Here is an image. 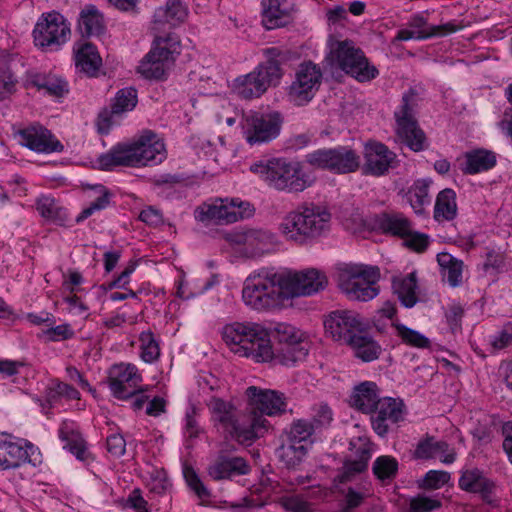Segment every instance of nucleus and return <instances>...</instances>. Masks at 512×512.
I'll use <instances>...</instances> for the list:
<instances>
[{"mask_svg": "<svg viewBox=\"0 0 512 512\" xmlns=\"http://www.w3.org/2000/svg\"><path fill=\"white\" fill-rule=\"evenodd\" d=\"M303 163L334 174H349L360 167V156L347 146L320 148L307 153Z\"/></svg>", "mask_w": 512, "mask_h": 512, "instance_id": "9d476101", "label": "nucleus"}, {"mask_svg": "<svg viewBox=\"0 0 512 512\" xmlns=\"http://www.w3.org/2000/svg\"><path fill=\"white\" fill-rule=\"evenodd\" d=\"M183 473L188 486L200 499L204 500L210 497L209 490L193 468L185 467Z\"/></svg>", "mask_w": 512, "mask_h": 512, "instance_id": "bf43d9fd", "label": "nucleus"}, {"mask_svg": "<svg viewBox=\"0 0 512 512\" xmlns=\"http://www.w3.org/2000/svg\"><path fill=\"white\" fill-rule=\"evenodd\" d=\"M138 102L137 90L133 87L120 89L113 100L110 111L102 112L98 117L100 130H108L113 123L112 118L116 115L132 111Z\"/></svg>", "mask_w": 512, "mask_h": 512, "instance_id": "cd10ccee", "label": "nucleus"}, {"mask_svg": "<svg viewBox=\"0 0 512 512\" xmlns=\"http://www.w3.org/2000/svg\"><path fill=\"white\" fill-rule=\"evenodd\" d=\"M327 334L333 340L348 344L358 333L365 329L359 314L350 310H336L324 320Z\"/></svg>", "mask_w": 512, "mask_h": 512, "instance_id": "a211bd4d", "label": "nucleus"}, {"mask_svg": "<svg viewBox=\"0 0 512 512\" xmlns=\"http://www.w3.org/2000/svg\"><path fill=\"white\" fill-rule=\"evenodd\" d=\"M180 53L181 41L174 33H168L165 36H156L152 48L150 49V57L156 55L169 65L175 62Z\"/></svg>", "mask_w": 512, "mask_h": 512, "instance_id": "c9c22d12", "label": "nucleus"}, {"mask_svg": "<svg viewBox=\"0 0 512 512\" xmlns=\"http://www.w3.org/2000/svg\"><path fill=\"white\" fill-rule=\"evenodd\" d=\"M308 351L309 344L307 341L282 345L276 350L273 349V357L267 363L291 367L303 361L308 355Z\"/></svg>", "mask_w": 512, "mask_h": 512, "instance_id": "4c0bfd02", "label": "nucleus"}, {"mask_svg": "<svg viewBox=\"0 0 512 512\" xmlns=\"http://www.w3.org/2000/svg\"><path fill=\"white\" fill-rule=\"evenodd\" d=\"M206 405L211 415V421L218 431H221L228 437L240 412L235 405L222 398L212 396Z\"/></svg>", "mask_w": 512, "mask_h": 512, "instance_id": "393cba45", "label": "nucleus"}, {"mask_svg": "<svg viewBox=\"0 0 512 512\" xmlns=\"http://www.w3.org/2000/svg\"><path fill=\"white\" fill-rule=\"evenodd\" d=\"M93 188L98 194V197L77 216L76 221L78 223L90 217L95 212L105 209L110 204L111 193L105 186L99 184L95 185Z\"/></svg>", "mask_w": 512, "mask_h": 512, "instance_id": "603ef678", "label": "nucleus"}, {"mask_svg": "<svg viewBox=\"0 0 512 512\" xmlns=\"http://www.w3.org/2000/svg\"><path fill=\"white\" fill-rule=\"evenodd\" d=\"M512 343V323H506L502 329L491 339V345L495 349H504Z\"/></svg>", "mask_w": 512, "mask_h": 512, "instance_id": "0e129e2a", "label": "nucleus"}, {"mask_svg": "<svg viewBox=\"0 0 512 512\" xmlns=\"http://www.w3.org/2000/svg\"><path fill=\"white\" fill-rule=\"evenodd\" d=\"M496 165V156L485 149H475L465 153V165L462 171L465 174H477L487 171Z\"/></svg>", "mask_w": 512, "mask_h": 512, "instance_id": "79ce46f5", "label": "nucleus"}, {"mask_svg": "<svg viewBox=\"0 0 512 512\" xmlns=\"http://www.w3.org/2000/svg\"><path fill=\"white\" fill-rule=\"evenodd\" d=\"M404 403L401 399L383 397L372 410L371 424L376 434L384 437L389 432L391 424H396L404 418Z\"/></svg>", "mask_w": 512, "mask_h": 512, "instance_id": "412c9836", "label": "nucleus"}, {"mask_svg": "<svg viewBox=\"0 0 512 512\" xmlns=\"http://www.w3.org/2000/svg\"><path fill=\"white\" fill-rule=\"evenodd\" d=\"M58 435L60 440L65 442L64 448L68 449L78 460L85 463L93 461L87 443L75 422L64 420L59 427Z\"/></svg>", "mask_w": 512, "mask_h": 512, "instance_id": "a878e982", "label": "nucleus"}, {"mask_svg": "<svg viewBox=\"0 0 512 512\" xmlns=\"http://www.w3.org/2000/svg\"><path fill=\"white\" fill-rule=\"evenodd\" d=\"M431 182L429 179H418L414 181L406 193L407 200L416 214H423L425 206L431 202L429 195Z\"/></svg>", "mask_w": 512, "mask_h": 512, "instance_id": "c03bdc74", "label": "nucleus"}, {"mask_svg": "<svg viewBox=\"0 0 512 512\" xmlns=\"http://www.w3.org/2000/svg\"><path fill=\"white\" fill-rule=\"evenodd\" d=\"M269 429L268 420L252 407L240 412L228 437L240 444L251 445Z\"/></svg>", "mask_w": 512, "mask_h": 512, "instance_id": "6ab92c4d", "label": "nucleus"}, {"mask_svg": "<svg viewBox=\"0 0 512 512\" xmlns=\"http://www.w3.org/2000/svg\"><path fill=\"white\" fill-rule=\"evenodd\" d=\"M169 67L170 65L160 57L156 55L150 57L149 51L140 62L138 72L147 79H162Z\"/></svg>", "mask_w": 512, "mask_h": 512, "instance_id": "09e8293b", "label": "nucleus"}, {"mask_svg": "<svg viewBox=\"0 0 512 512\" xmlns=\"http://www.w3.org/2000/svg\"><path fill=\"white\" fill-rule=\"evenodd\" d=\"M275 332L277 334L280 346L296 344L298 342H306V340L303 338V333L288 324H278L275 328Z\"/></svg>", "mask_w": 512, "mask_h": 512, "instance_id": "13d9d810", "label": "nucleus"}, {"mask_svg": "<svg viewBox=\"0 0 512 512\" xmlns=\"http://www.w3.org/2000/svg\"><path fill=\"white\" fill-rule=\"evenodd\" d=\"M36 209L39 214L50 221H63L65 212L58 202L50 196H41L36 201Z\"/></svg>", "mask_w": 512, "mask_h": 512, "instance_id": "3c124183", "label": "nucleus"}, {"mask_svg": "<svg viewBox=\"0 0 512 512\" xmlns=\"http://www.w3.org/2000/svg\"><path fill=\"white\" fill-rule=\"evenodd\" d=\"M246 395L251 407L263 416L279 415L286 411V398L281 392L250 386L246 389Z\"/></svg>", "mask_w": 512, "mask_h": 512, "instance_id": "b1692460", "label": "nucleus"}, {"mask_svg": "<svg viewBox=\"0 0 512 512\" xmlns=\"http://www.w3.org/2000/svg\"><path fill=\"white\" fill-rule=\"evenodd\" d=\"M235 241L245 247V252L251 256H261L271 248V235L262 230H247L236 235Z\"/></svg>", "mask_w": 512, "mask_h": 512, "instance_id": "f704fd0d", "label": "nucleus"}, {"mask_svg": "<svg viewBox=\"0 0 512 512\" xmlns=\"http://www.w3.org/2000/svg\"><path fill=\"white\" fill-rule=\"evenodd\" d=\"M372 471L377 479L384 482L395 478L398 471L397 460L388 455L376 458L373 463Z\"/></svg>", "mask_w": 512, "mask_h": 512, "instance_id": "864d4df0", "label": "nucleus"}, {"mask_svg": "<svg viewBox=\"0 0 512 512\" xmlns=\"http://www.w3.org/2000/svg\"><path fill=\"white\" fill-rule=\"evenodd\" d=\"M307 454V446L286 439L277 449L279 459L288 467H294L301 463Z\"/></svg>", "mask_w": 512, "mask_h": 512, "instance_id": "49530a36", "label": "nucleus"}, {"mask_svg": "<svg viewBox=\"0 0 512 512\" xmlns=\"http://www.w3.org/2000/svg\"><path fill=\"white\" fill-rule=\"evenodd\" d=\"M61 398L66 400H79L80 393L70 384L59 380H53L46 389V400L51 405H56Z\"/></svg>", "mask_w": 512, "mask_h": 512, "instance_id": "8fccbe9b", "label": "nucleus"}, {"mask_svg": "<svg viewBox=\"0 0 512 512\" xmlns=\"http://www.w3.org/2000/svg\"><path fill=\"white\" fill-rule=\"evenodd\" d=\"M457 212L456 192L450 188L440 191L435 200L434 220L438 223L452 221L456 218Z\"/></svg>", "mask_w": 512, "mask_h": 512, "instance_id": "58836bf2", "label": "nucleus"}, {"mask_svg": "<svg viewBox=\"0 0 512 512\" xmlns=\"http://www.w3.org/2000/svg\"><path fill=\"white\" fill-rule=\"evenodd\" d=\"M283 117L277 111L246 115L242 130L246 142L253 145L267 144L276 139L281 131Z\"/></svg>", "mask_w": 512, "mask_h": 512, "instance_id": "4468645a", "label": "nucleus"}, {"mask_svg": "<svg viewBox=\"0 0 512 512\" xmlns=\"http://www.w3.org/2000/svg\"><path fill=\"white\" fill-rule=\"evenodd\" d=\"M76 68L89 77H95L102 65V59L91 43H81L75 47Z\"/></svg>", "mask_w": 512, "mask_h": 512, "instance_id": "72a5a7b5", "label": "nucleus"}, {"mask_svg": "<svg viewBox=\"0 0 512 512\" xmlns=\"http://www.w3.org/2000/svg\"><path fill=\"white\" fill-rule=\"evenodd\" d=\"M402 238L404 239L406 247L418 253L424 252L429 245L428 236L424 233L414 231L413 226L411 227V231Z\"/></svg>", "mask_w": 512, "mask_h": 512, "instance_id": "680f3d73", "label": "nucleus"}, {"mask_svg": "<svg viewBox=\"0 0 512 512\" xmlns=\"http://www.w3.org/2000/svg\"><path fill=\"white\" fill-rule=\"evenodd\" d=\"M321 82L322 71L318 65L311 61L301 63L288 87L289 101L297 106L306 105L314 98Z\"/></svg>", "mask_w": 512, "mask_h": 512, "instance_id": "2eb2a0df", "label": "nucleus"}, {"mask_svg": "<svg viewBox=\"0 0 512 512\" xmlns=\"http://www.w3.org/2000/svg\"><path fill=\"white\" fill-rule=\"evenodd\" d=\"M331 214L319 205L305 204L285 215L280 231L289 241L298 244L312 242L330 229Z\"/></svg>", "mask_w": 512, "mask_h": 512, "instance_id": "39448f33", "label": "nucleus"}, {"mask_svg": "<svg viewBox=\"0 0 512 512\" xmlns=\"http://www.w3.org/2000/svg\"><path fill=\"white\" fill-rule=\"evenodd\" d=\"M437 262L440 266L443 278H445L450 286L457 287L462 283L463 261L455 258L449 253H439Z\"/></svg>", "mask_w": 512, "mask_h": 512, "instance_id": "a18cd8bd", "label": "nucleus"}, {"mask_svg": "<svg viewBox=\"0 0 512 512\" xmlns=\"http://www.w3.org/2000/svg\"><path fill=\"white\" fill-rule=\"evenodd\" d=\"M25 87L36 88L56 98L63 97L69 91L67 82L59 76L35 71H28L26 73Z\"/></svg>", "mask_w": 512, "mask_h": 512, "instance_id": "c756f323", "label": "nucleus"}, {"mask_svg": "<svg viewBox=\"0 0 512 512\" xmlns=\"http://www.w3.org/2000/svg\"><path fill=\"white\" fill-rule=\"evenodd\" d=\"M303 164L290 162L283 157H274L253 163L250 170L272 189L300 193L316 181L313 175L303 170Z\"/></svg>", "mask_w": 512, "mask_h": 512, "instance_id": "7ed1b4c3", "label": "nucleus"}, {"mask_svg": "<svg viewBox=\"0 0 512 512\" xmlns=\"http://www.w3.org/2000/svg\"><path fill=\"white\" fill-rule=\"evenodd\" d=\"M70 34V24L57 11L42 14L33 30L35 45L50 51L57 50L66 43Z\"/></svg>", "mask_w": 512, "mask_h": 512, "instance_id": "f8f14e48", "label": "nucleus"}, {"mask_svg": "<svg viewBox=\"0 0 512 512\" xmlns=\"http://www.w3.org/2000/svg\"><path fill=\"white\" fill-rule=\"evenodd\" d=\"M284 276L274 267H263L249 274L242 289L244 304L256 311L279 306L286 297Z\"/></svg>", "mask_w": 512, "mask_h": 512, "instance_id": "20e7f679", "label": "nucleus"}, {"mask_svg": "<svg viewBox=\"0 0 512 512\" xmlns=\"http://www.w3.org/2000/svg\"><path fill=\"white\" fill-rule=\"evenodd\" d=\"M417 277L415 272H411L405 277L395 278L393 280V289L398 295L401 303L407 307H413L417 302Z\"/></svg>", "mask_w": 512, "mask_h": 512, "instance_id": "37998d69", "label": "nucleus"}, {"mask_svg": "<svg viewBox=\"0 0 512 512\" xmlns=\"http://www.w3.org/2000/svg\"><path fill=\"white\" fill-rule=\"evenodd\" d=\"M438 499L418 495L410 500L409 512H432L441 507Z\"/></svg>", "mask_w": 512, "mask_h": 512, "instance_id": "052dcab7", "label": "nucleus"}, {"mask_svg": "<svg viewBox=\"0 0 512 512\" xmlns=\"http://www.w3.org/2000/svg\"><path fill=\"white\" fill-rule=\"evenodd\" d=\"M450 480V474L446 471L430 470L424 477V486L429 489H438Z\"/></svg>", "mask_w": 512, "mask_h": 512, "instance_id": "e2e57ef3", "label": "nucleus"}, {"mask_svg": "<svg viewBox=\"0 0 512 512\" xmlns=\"http://www.w3.org/2000/svg\"><path fill=\"white\" fill-rule=\"evenodd\" d=\"M140 358L148 364L156 362L160 355L161 349L159 341L151 330L142 331L139 335Z\"/></svg>", "mask_w": 512, "mask_h": 512, "instance_id": "de8ad7c7", "label": "nucleus"}, {"mask_svg": "<svg viewBox=\"0 0 512 512\" xmlns=\"http://www.w3.org/2000/svg\"><path fill=\"white\" fill-rule=\"evenodd\" d=\"M315 431L316 428L310 420L299 419L292 423L287 433V439L307 446V441Z\"/></svg>", "mask_w": 512, "mask_h": 512, "instance_id": "6e6d98bb", "label": "nucleus"}, {"mask_svg": "<svg viewBox=\"0 0 512 512\" xmlns=\"http://www.w3.org/2000/svg\"><path fill=\"white\" fill-rule=\"evenodd\" d=\"M221 336L229 350L239 357L250 358L256 363H267L273 357L269 332L259 323H228L222 327Z\"/></svg>", "mask_w": 512, "mask_h": 512, "instance_id": "f03ea898", "label": "nucleus"}, {"mask_svg": "<svg viewBox=\"0 0 512 512\" xmlns=\"http://www.w3.org/2000/svg\"><path fill=\"white\" fill-rule=\"evenodd\" d=\"M143 377L131 363L114 364L108 374V386L113 397L128 400L138 391Z\"/></svg>", "mask_w": 512, "mask_h": 512, "instance_id": "f3484780", "label": "nucleus"}, {"mask_svg": "<svg viewBox=\"0 0 512 512\" xmlns=\"http://www.w3.org/2000/svg\"><path fill=\"white\" fill-rule=\"evenodd\" d=\"M380 278L379 268L358 264H340L336 268V279L341 291L350 300L369 301L378 295L376 283Z\"/></svg>", "mask_w": 512, "mask_h": 512, "instance_id": "0eeeda50", "label": "nucleus"}, {"mask_svg": "<svg viewBox=\"0 0 512 512\" xmlns=\"http://www.w3.org/2000/svg\"><path fill=\"white\" fill-rule=\"evenodd\" d=\"M0 450L7 455L0 457V471L18 469L26 463L36 466L42 462L37 446L7 432H0Z\"/></svg>", "mask_w": 512, "mask_h": 512, "instance_id": "ddd939ff", "label": "nucleus"}, {"mask_svg": "<svg viewBox=\"0 0 512 512\" xmlns=\"http://www.w3.org/2000/svg\"><path fill=\"white\" fill-rule=\"evenodd\" d=\"M103 15L94 5L85 6L79 15L78 30L84 37L99 36L104 31Z\"/></svg>", "mask_w": 512, "mask_h": 512, "instance_id": "ea45409f", "label": "nucleus"}, {"mask_svg": "<svg viewBox=\"0 0 512 512\" xmlns=\"http://www.w3.org/2000/svg\"><path fill=\"white\" fill-rule=\"evenodd\" d=\"M418 94L416 90L409 89L401 99V104L394 112L397 136L413 151L419 152L426 147V136L419 127L415 117Z\"/></svg>", "mask_w": 512, "mask_h": 512, "instance_id": "1a4fd4ad", "label": "nucleus"}, {"mask_svg": "<svg viewBox=\"0 0 512 512\" xmlns=\"http://www.w3.org/2000/svg\"><path fill=\"white\" fill-rule=\"evenodd\" d=\"M45 335L50 341H64L71 339L74 336V331L69 324L65 323L47 329Z\"/></svg>", "mask_w": 512, "mask_h": 512, "instance_id": "69168bd1", "label": "nucleus"}, {"mask_svg": "<svg viewBox=\"0 0 512 512\" xmlns=\"http://www.w3.org/2000/svg\"><path fill=\"white\" fill-rule=\"evenodd\" d=\"M374 227L384 234L402 238L411 231V221L402 213H381L374 217Z\"/></svg>", "mask_w": 512, "mask_h": 512, "instance_id": "473e14b6", "label": "nucleus"}, {"mask_svg": "<svg viewBox=\"0 0 512 512\" xmlns=\"http://www.w3.org/2000/svg\"><path fill=\"white\" fill-rule=\"evenodd\" d=\"M267 61L257 66V68L234 80L233 90L242 99H253L260 97L271 85H277L280 81L283 71L277 57L281 55L278 48H268L265 50Z\"/></svg>", "mask_w": 512, "mask_h": 512, "instance_id": "423d86ee", "label": "nucleus"}, {"mask_svg": "<svg viewBox=\"0 0 512 512\" xmlns=\"http://www.w3.org/2000/svg\"><path fill=\"white\" fill-rule=\"evenodd\" d=\"M284 276V288L286 297L310 296L323 290L327 283V277L321 271L310 268L301 272L281 270Z\"/></svg>", "mask_w": 512, "mask_h": 512, "instance_id": "dca6fc26", "label": "nucleus"}, {"mask_svg": "<svg viewBox=\"0 0 512 512\" xmlns=\"http://www.w3.org/2000/svg\"><path fill=\"white\" fill-rule=\"evenodd\" d=\"M281 504L287 512H311L309 504L296 495L282 497Z\"/></svg>", "mask_w": 512, "mask_h": 512, "instance_id": "338daca9", "label": "nucleus"}, {"mask_svg": "<svg viewBox=\"0 0 512 512\" xmlns=\"http://www.w3.org/2000/svg\"><path fill=\"white\" fill-rule=\"evenodd\" d=\"M254 208L247 201L235 199H215L211 203H203L196 211V219L201 222L225 225L252 216Z\"/></svg>", "mask_w": 512, "mask_h": 512, "instance_id": "9b49d317", "label": "nucleus"}, {"mask_svg": "<svg viewBox=\"0 0 512 512\" xmlns=\"http://www.w3.org/2000/svg\"><path fill=\"white\" fill-rule=\"evenodd\" d=\"M167 157L165 144L157 134L148 130L130 143H119L107 153L99 156L101 169L110 170L114 166L145 167L162 163Z\"/></svg>", "mask_w": 512, "mask_h": 512, "instance_id": "f257e3e1", "label": "nucleus"}, {"mask_svg": "<svg viewBox=\"0 0 512 512\" xmlns=\"http://www.w3.org/2000/svg\"><path fill=\"white\" fill-rule=\"evenodd\" d=\"M250 466L243 457L228 456L220 453L209 466L208 474L214 480L230 479L233 476L246 475Z\"/></svg>", "mask_w": 512, "mask_h": 512, "instance_id": "c85d7f7f", "label": "nucleus"}, {"mask_svg": "<svg viewBox=\"0 0 512 512\" xmlns=\"http://www.w3.org/2000/svg\"><path fill=\"white\" fill-rule=\"evenodd\" d=\"M188 14V6L183 0H167L165 5L155 10L153 22L159 26L168 24L176 27L186 20Z\"/></svg>", "mask_w": 512, "mask_h": 512, "instance_id": "7c9ffc66", "label": "nucleus"}, {"mask_svg": "<svg viewBox=\"0 0 512 512\" xmlns=\"http://www.w3.org/2000/svg\"><path fill=\"white\" fill-rule=\"evenodd\" d=\"M456 30L457 27L452 23L429 25L426 17L416 13L410 17L405 28L397 31L394 41L425 40L434 36H444Z\"/></svg>", "mask_w": 512, "mask_h": 512, "instance_id": "aec40b11", "label": "nucleus"}, {"mask_svg": "<svg viewBox=\"0 0 512 512\" xmlns=\"http://www.w3.org/2000/svg\"><path fill=\"white\" fill-rule=\"evenodd\" d=\"M393 327L396 329L397 336L404 344L416 348L429 347V339L420 332L400 323H393Z\"/></svg>", "mask_w": 512, "mask_h": 512, "instance_id": "5fc2aeb1", "label": "nucleus"}, {"mask_svg": "<svg viewBox=\"0 0 512 512\" xmlns=\"http://www.w3.org/2000/svg\"><path fill=\"white\" fill-rule=\"evenodd\" d=\"M106 444L108 452L116 458L124 455L126 451V441L121 434H112L108 436Z\"/></svg>", "mask_w": 512, "mask_h": 512, "instance_id": "774afa93", "label": "nucleus"}, {"mask_svg": "<svg viewBox=\"0 0 512 512\" xmlns=\"http://www.w3.org/2000/svg\"><path fill=\"white\" fill-rule=\"evenodd\" d=\"M262 23L267 30L286 26L292 21L293 7L288 0H262Z\"/></svg>", "mask_w": 512, "mask_h": 512, "instance_id": "bb28decb", "label": "nucleus"}, {"mask_svg": "<svg viewBox=\"0 0 512 512\" xmlns=\"http://www.w3.org/2000/svg\"><path fill=\"white\" fill-rule=\"evenodd\" d=\"M357 358L364 362H371L379 358L382 348L376 340L364 330L358 333L348 344Z\"/></svg>", "mask_w": 512, "mask_h": 512, "instance_id": "a19ab883", "label": "nucleus"}, {"mask_svg": "<svg viewBox=\"0 0 512 512\" xmlns=\"http://www.w3.org/2000/svg\"><path fill=\"white\" fill-rule=\"evenodd\" d=\"M459 487L467 492L480 493L483 500L491 503V494L494 483L489 480L479 469H470L462 472L459 479Z\"/></svg>", "mask_w": 512, "mask_h": 512, "instance_id": "2f4dec72", "label": "nucleus"}, {"mask_svg": "<svg viewBox=\"0 0 512 512\" xmlns=\"http://www.w3.org/2000/svg\"><path fill=\"white\" fill-rule=\"evenodd\" d=\"M369 458V453L364 451L359 460L346 462L342 473L338 476L339 482H348L354 475L363 472L367 468Z\"/></svg>", "mask_w": 512, "mask_h": 512, "instance_id": "4d7b16f0", "label": "nucleus"}, {"mask_svg": "<svg viewBox=\"0 0 512 512\" xmlns=\"http://www.w3.org/2000/svg\"><path fill=\"white\" fill-rule=\"evenodd\" d=\"M328 59L331 65L358 82H369L379 74L378 69L370 64L364 52L351 40L333 42Z\"/></svg>", "mask_w": 512, "mask_h": 512, "instance_id": "6e6552de", "label": "nucleus"}, {"mask_svg": "<svg viewBox=\"0 0 512 512\" xmlns=\"http://www.w3.org/2000/svg\"><path fill=\"white\" fill-rule=\"evenodd\" d=\"M364 160L363 174L379 177L394 166L396 154L380 142H369L364 147Z\"/></svg>", "mask_w": 512, "mask_h": 512, "instance_id": "5701e85b", "label": "nucleus"}, {"mask_svg": "<svg viewBox=\"0 0 512 512\" xmlns=\"http://www.w3.org/2000/svg\"><path fill=\"white\" fill-rule=\"evenodd\" d=\"M380 400L376 383L365 381L354 388L351 405L363 413H372Z\"/></svg>", "mask_w": 512, "mask_h": 512, "instance_id": "e433bc0d", "label": "nucleus"}, {"mask_svg": "<svg viewBox=\"0 0 512 512\" xmlns=\"http://www.w3.org/2000/svg\"><path fill=\"white\" fill-rule=\"evenodd\" d=\"M20 144L37 153L62 152L64 146L42 125L34 124L18 132Z\"/></svg>", "mask_w": 512, "mask_h": 512, "instance_id": "4be33fe9", "label": "nucleus"}]
</instances>
